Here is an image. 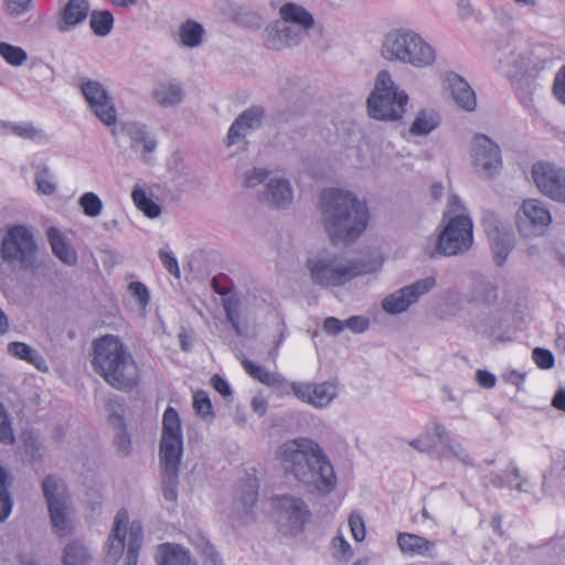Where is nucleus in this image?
I'll return each mask as SVG.
<instances>
[{
    "instance_id": "40",
    "label": "nucleus",
    "mask_w": 565,
    "mask_h": 565,
    "mask_svg": "<svg viewBox=\"0 0 565 565\" xmlns=\"http://www.w3.org/2000/svg\"><path fill=\"white\" fill-rule=\"evenodd\" d=\"M95 117L106 127L111 128L113 135H116L117 109L113 97H108L103 102L89 107Z\"/></svg>"
},
{
    "instance_id": "19",
    "label": "nucleus",
    "mask_w": 565,
    "mask_h": 565,
    "mask_svg": "<svg viewBox=\"0 0 565 565\" xmlns=\"http://www.w3.org/2000/svg\"><path fill=\"white\" fill-rule=\"evenodd\" d=\"M396 544L402 554L409 557L435 558L437 556V542L418 534L401 532L397 534Z\"/></svg>"
},
{
    "instance_id": "35",
    "label": "nucleus",
    "mask_w": 565,
    "mask_h": 565,
    "mask_svg": "<svg viewBox=\"0 0 565 565\" xmlns=\"http://www.w3.org/2000/svg\"><path fill=\"white\" fill-rule=\"evenodd\" d=\"M8 352L12 356L33 364L38 370H46L45 361L39 352L24 342L13 341L8 344Z\"/></svg>"
},
{
    "instance_id": "18",
    "label": "nucleus",
    "mask_w": 565,
    "mask_h": 565,
    "mask_svg": "<svg viewBox=\"0 0 565 565\" xmlns=\"http://www.w3.org/2000/svg\"><path fill=\"white\" fill-rule=\"evenodd\" d=\"M265 117V109L260 105H253L241 113L231 125L225 143L232 147L243 140L252 130L260 128Z\"/></svg>"
},
{
    "instance_id": "42",
    "label": "nucleus",
    "mask_w": 565,
    "mask_h": 565,
    "mask_svg": "<svg viewBox=\"0 0 565 565\" xmlns=\"http://www.w3.org/2000/svg\"><path fill=\"white\" fill-rule=\"evenodd\" d=\"M141 544L142 525L139 521H132L129 524V542L125 558V565H137Z\"/></svg>"
},
{
    "instance_id": "56",
    "label": "nucleus",
    "mask_w": 565,
    "mask_h": 565,
    "mask_svg": "<svg viewBox=\"0 0 565 565\" xmlns=\"http://www.w3.org/2000/svg\"><path fill=\"white\" fill-rule=\"evenodd\" d=\"M520 478V470L516 466L512 465L504 471V477L494 476L490 482L498 488L508 487L513 488V481Z\"/></svg>"
},
{
    "instance_id": "13",
    "label": "nucleus",
    "mask_w": 565,
    "mask_h": 565,
    "mask_svg": "<svg viewBox=\"0 0 565 565\" xmlns=\"http://www.w3.org/2000/svg\"><path fill=\"white\" fill-rule=\"evenodd\" d=\"M472 163L477 173L492 178L502 168L499 146L486 135H476L471 141Z\"/></svg>"
},
{
    "instance_id": "22",
    "label": "nucleus",
    "mask_w": 565,
    "mask_h": 565,
    "mask_svg": "<svg viewBox=\"0 0 565 565\" xmlns=\"http://www.w3.org/2000/svg\"><path fill=\"white\" fill-rule=\"evenodd\" d=\"M444 84L450 90L455 103L460 108L467 111L476 108V94L465 78L454 72H448L445 75Z\"/></svg>"
},
{
    "instance_id": "55",
    "label": "nucleus",
    "mask_w": 565,
    "mask_h": 565,
    "mask_svg": "<svg viewBox=\"0 0 565 565\" xmlns=\"http://www.w3.org/2000/svg\"><path fill=\"white\" fill-rule=\"evenodd\" d=\"M532 359L542 370H550L554 366L555 358L553 353L543 348H535L532 352Z\"/></svg>"
},
{
    "instance_id": "20",
    "label": "nucleus",
    "mask_w": 565,
    "mask_h": 565,
    "mask_svg": "<svg viewBox=\"0 0 565 565\" xmlns=\"http://www.w3.org/2000/svg\"><path fill=\"white\" fill-rule=\"evenodd\" d=\"M89 11L88 0H68L58 13L56 29L61 33L74 30L87 19Z\"/></svg>"
},
{
    "instance_id": "6",
    "label": "nucleus",
    "mask_w": 565,
    "mask_h": 565,
    "mask_svg": "<svg viewBox=\"0 0 565 565\" xmlns=\"http://www.w3.org/2000/svg\"><path fill=\"white\" fill-rule=\"evenodd\" d=\"M381 53L386 61L416 68L430 66L436 61L434 47L419 33L407 28L388 31L382 41Z\"/></svg>"
},
{
    "instance_id": "62",
    "label": "nucleus",
    "mask_w": 565,
    "mask_h": 565,
    "mask_svg": "<svg viewBox=\"0 0 565 565\" xmlns=\"http://www.w3.org/2000/svg\"><path fill=\"white\" fill-rule=\"evenodd\" d=\"M344 324L353 333H363L369 329L370 320L363 316H352L344 321Z\"/></svg>"
},
{
    "instance_id": "54",
    "label": "nucleus",
    "mask_w": 565,
    "mask_h": 565,
    "mask_svg": "<svg viewBox=\"0 0 565 565\" xmlns=\"http://www.w3.org/2000/svg\"><path fill=\"white\" fill-rule=\"evenodd\" d=\"M466 211H467V209L463 205V203L461 202V200L459 199V196L456 194H451L448 198L447 206L443 214V222H447L452 216H459L461 214H467Z\"/></svg>"
},
{
    "instance_id": "7",
    "label": "nucleus",
    "mask_w": 565,
    "mask_h": 565,
    "mask_svg": "<svg viewBox=\"0 0 565 565\" xmlns=\"http://www.w3.org/2000/svg\"><path fill=\"white\" fill-rule=\"evenodd\" d=\"M407 103V93L398 88L390 72H379L367 98L369 115L382 121H396L403 118Z\"/></svg>"
},
{
    "instance_id": "11",
    "label": "nucleus",
    "mask_w": 565,
    "mask_h": 565,
    "mask_svg": "<svg viewBox=\"0 0 565 565\" xmlns=\"http://www.w3.org/2000/svg\"><path fill=\"white\" fill-rule=\"evenodd\" d=\"M422 438L435 443V438L440 444V449L436 448L438 459L457 460L463 466H472V461L466 448L452 438L451 433L439 420L433 419L425 426Z\"/></svg>"
},
{
    "instance_id": "37",
    "label": "nucleus",
    "mask_w": 565,
    "mask_h": 565,
    "mask_svg": "<svg viewBox=\"0 0 565 565\" xmlns=\"http://www.w3.org/2000/svg\"><path fill=\"white\" fill-rule=\"evenodd\" d=\"M43 495L50 505L54 501H68L66 484L57 476L49 475L42 482Z\"/></svg>"
},
{
    "instance_id": "33",
    "label": "nucleus",
    "mask_w": 565,
    "mask_h": 565,
    "mask_svg": "<svg viewBox=\"0 0 565 565\" xmlns=\"http://www.w3.org/2000/svg\"><path fill=\"white\" fill-rule=\"evenodd\" d=\"M493 260L498 266H502L514 247V233L511 230L489 237Z\"/></svg>"
},
{
    "instance_id": "10",
    "label": "nucleus",
    "mask_w": 565,
    "mask_h": 565,
    "mask_svg": "<svg viewBox=\"0 0 565 565\" xmlns=\"http://www.w3.org/2000/svg\"><path fill=\"white\" fill-rule=\"evenodd\" d=\"M273 502L277 522L285 534L301 532L311 518L308 504L300 497L287 493L275 497Z\"/></svg>"
},
{
    "instance_id": "46",
    "label": "nucleus",
    "mask_w": 565,
    "mask_h": 565,
    "mask_svg": "<svg viewBox=\"0 0 565 565\" xmlns=\"http://www.w3.org/2000/svg\"><path fill=\"white\" fill-rule=\"evenodd\" d=\"M9 475L0 466V522H4L9 518L13 508V500L9 491Z\"/></svg>"
},
{
    "instance_id": "34",
    "label": "nucleus",
    "mask_w": 565,
    "mask_h": 565,
    "mask_svg": "<svg viewBox=\"0 0 565 565\" xmlns=\"http://www.w3.org/2000/svg\"><path fill=\"white\" fill-rule=\"evenodd\" d=\"M217 292L220 295L224 296L223 308H224V311L226 315V320L228 321V323L231 324V327L233 328V330L235 331V333L237 335H243L244 330L241 326V320H239L241 319V312H239L241 300H239V298L237 297L236 294L231 292L230 290H227V291L217 290Z\"/></svg>"
},
{
    "instance_id": "36",
    "label": "nucleus",
    "mask_w": 565,
    "mask_h": 565,
    "mask_svg": "<svg viewBox=\"0 0 565 565\" xmlns=\"http://www.w3.org/2000/svg\"><path fill=\"white\" fill-rule=\"evenodd\" d=\"M242 365L249 376L267 386L278 387L284 381L278 373L270 372L266 367L257 365L248 359H244L242 361Z\"/></svg>"
},
{
    "instance_id": "51",
    "label": "nucleus",
    "mask_w": 565,
    "mask_h": 565,
    "mask_svg": "<svg viewBox=\"0 0 565 565\" xmlns=\"http://www.w3.org/2000/svg\"><path fill=\"white\" fill-rule=\"evenodd\" d=\"M12 422L4 405L0 402V441L7 445L14 443Z\"/></svg>"
},
{
    "instance_id": "64",
    "label": "nucleus",
    "mask_w": 565,
    "mask_h": 565,
    "mask_svg": "<svg viewBox=\"0 0 565 565\" xmlns=\"http://www.w3.org/2000/svg\"><path fill=\"white\" fill-rule=\"evenodd\" d=\"M408 445L416 449L418 452L426 454V455H435L436 452V443L427 441L426 439L422 438L420 436L411 439L408 441Z\"/></svg>"
},
{
    "instance_id": "1",
    "label": "nucleus",
    "mask_w": 565,
    "mask_h": 565,
    "mask_svg": "<svg viewBox=\"0 0 565 565\" xmlns=\"http://www.w3.org/2000/svg\"><path fill=\"white\" fill-rule=\"evenodd\" d=\"M285 472L310 492L329 494L337 486L334 468L321 446L310 438H295L279 446Z\"/></svg>"
},
{
    "instance_id": "5",
    "label": "nucleus",
    "mask_w": 565,
    "mask_h": 565,
    "mask_svg": "<svg viewBox=\"0 0 565 565\" xmlns=\"http://www.w3.org/2000/svg\"><path fill=\"white\" fill-rule=\"evenodd\" d=\"M183 452V436L178 412L169 406L162 418L159 461L162 477V494L167 501L178 499V478Z\"/></svg>"
},
{
    "instance_id": "2",
    "label": "nucleus",
    "mask_w": 565,
    "mask_h": 565,
    "mask_svg": "<svg viewBox=\"0 0 565 565\" xmlns=\"http://www.w3.org/2000/svg\"><path fill=\"white\" fill-rule=\"evenodd\" d=\"M320 201L322 224L332 243H351L365 231L369 210L352 192L327 189Z\"/></svg>"
},
{
    "instance_id": "41",
    "label": "nucleus",
    "mask_w": 565,
    "mask_h": 565,
    "mask_svg": "<svg viewBox=\"0 0 565 565\" xmlns=\"http://www.w3.org/2000/svg\"><path fill=\"white\" fill-rule=\"evenodd\" d=\"M88 107L111 97L108 89L98 81L83 78L78 85Z\"/></svg>"
},
{
    "instance_id": "9",
    "label": "nucleus",
    "mask_w": 565,
    "mask_h": 565,
    "mask_svg": "<svg viewBox=\"0 0 565 565\" xmlns=\"http://www.w3.org/2000/svg\"><path fill=\"white\" fill-rule=\"evenodd\" d=\"M440 231L436 252L444 256H456L468 252L473 244V223L469 214L452 216Z\"/></svg>"
},
{
    "instance_id": "17",
    "label": "nucleus",
    "mask_w": 565,
    "mask_h": 565,
    "mask_svg": "<svg viewBox=\"0 0 565 565\" xmlns=\"http://www.w3.org/2000/svg\"><path fill=\"white\" fill-rule=\"evenodd\" d=\"M307 33L300 28L290 25L281 19L269 23L265 29V45L269 50L279 51L299 45Z\"/></svg>"
},
{
    "instance_id": "63",
    "label": "nucleus",
    "mask_w": 565,
    "mask_h": 565,
    "mask_svg": "<svg viewBox=\"0 0 565 565\" xmlns=\"http://www.w3.org/2000/svg\"><path fill=\"white\" fill-rule=\"evenodd\" d=\"M553 93L557 100L565 105V65L555 75Z\"/></svg>"
},
{
    "instance_id": "49",
    "label": "nucleus",
    "mask_w": 565,
    "mask_h": 565,
    "mask_svg": "<svg viewBox=\"0 0 565 565\" xmlns=\"http://www.w3.org/2000/svg\"><path fill=\"white\" fill-rule=\"evenodd\" d=\"M88 557V551L83 544L72 542L64 550L63 563L64 565H84Z\"/></svg>"
},
{
    "instance_id": "12",
    "label": "nucleus",
    "mask_w": 565,
    "mask_h": 565,
    "mask_svg": "<svg viewBox=\"0 0 565 565\" xmlns=\"http://www.w3.org/2000/svg\"><path fill=\"white\" fill-rule=\"evenodd\" d=\"M437 285L434 276H428L404 286L387 295L382 300V308L390 315L405 312L412 305L416 303L423 296L433 290Z\"/></svg>"
},
{
    "instance_id": "52",
    "label": "nucleus",
    "mask_w": 565,
    "mask_h": 565,
    "mask_svg": "<svg viewBox=\"0 0 565 565\" xmlns=\"http://www.w3.org/2000/svg\"><path fill=\"white\" fill-rule=\"evenodd\" d=\"M35 183L38 190L45 195H51L56 190L54 177L47 168H43L35 174Z\"/></svg>"
},
{
    "instance_id": "8",
    "label": "nucleus",
    "mask_w": 565,
    "mask_h": 565,
    "mask_svg": "<svg viewBox=\"0 0 565 565\" xmlns=\"http://www.w3.org/2000/svg\"><path fill=\"white\" fill-rule=\"evenodd\" d=\"M38 243L32 228L22 225L9 226L1 239L0 256L8 265L31 269L36 264Z\"/></svg>"
},
{
    "instance_id": "28",
    "label": "nucleus",
    "mask_w": 565,
    "mask_h": 565,
    "mask_svg": "<svg viewBox=\"0 0 565 565\" xmlns=\"http://www.w3.org/2000/svg\"><path fill=\"white\" fill-rule=\"evenodd\" d=\"M109 423L115 429L114 447L116 452L120 457H127L130 455L132 445L130 435L127 431L125 419L122 415L113 413L109 416Z\"/></svg>"
},
{
    "instance_id": "57",
    "label": "nucleus",
    "mask_w": 565,
    "mask_h": 565,
    "mask_svg": "<svg viewBox=\"0 0 565 565\" xmlns=\"http://www.w3.org/2000/svg\"><path fill=\"white\" fill-rule=\"evenodd\" d=\"M193 407L202 417H206L212 414V403L204 391H199L193 395Z\"/></svg>"
},
{
    "instance_id": "48",
    "label": "nucleus",
    "mask_w": 565,
    "mask_h": 565,
    "mask_svg": "<svg viewBox=\"0 0 565 565\" xmlns=\"http://www.w3.org/2000/svg\"><path fill=\"white\" fill-rule=\"evenodd\" d=\"M482 227L488 236L499 235L511 230V225L501 220L494 212L486 211L481 221Z\"/></svg>"
},
{
    "instance_id": "44",
    "label": "nucleus",
    "mask_w": 565,
    "mask_h": 565,
    "mask_svg": "<svg viewBox=\"0 0 565 565\" xmlns=\"http://www.w3.org/2000/svg\"><path fill=\"white\" fill-rule=\"evenodd\" d=\"M203 26L193 20H186L181 24L179 35L181 42L188 47H196L202 43Z\"/></svg>"
},
{
    "instance_id": "30",
    "label": "nucleus",
    "mask_w": 565,
    "mask_h": 565,
    "mask_svg": "<svg viewBox=\"0 0 565 565\" xmlns=\"http://www.w3.org/2000/svg\"><path fill=\"white\" fill-rule=\"evenodd\" d=\"M157 565H198V563L179 545L163 544L160 546Z\"/></svg>"
},
{
    "instance_id": "3",
    "label": "nucleus",
    "mask_w": 565,
    "mask_h": 565,
    "mask_svg": "<svg viewBox=\"0 0 565 565\" xmlns=\"http://www.w3.org/2000/svg\"><path fill=\"white\" fill-rule=\"evenodd\" d=\"M93 352L94 370L110 386L119 391H130L138 385V365L118 337L107 334L95 340Z\"/></svg>"
},
{
    "instance_id": "29",
    "label": "nucleus",
    "mask_w": 565,
    "mask_h": 565,
    "mask_svg": "<svg viewBox=\"0 0 565 565\" xmlns=\"http://www.w3.org/2000/svg\"><path fill=\"white\" fill-rule=\"evenodd\" d=\"M527 58L515 50H511L499 58V71L509 78H516L527 70Z\"/></svg>"
},
{
    "instance_id": "32",
    "label": "nucleus",
    "mask_w": 565,
    "mask_h": 565,
    "mask_svg": "<svg viewBox=\"0 0 565 565\" xmlns=\"http://www.w3.org/2000/svg\"><path fill=\"white\" fill-rule=\"evenodd\" d=\"M0 125L20 138L34 141L39 145L49 142L47 135L42 129L36 128L32 122L1 121Z\"/></svg>"
},
{
    "instance_id": "38",
    "label": "nucleus",
    "mask_w": 565,
    "mask_h": 565,
    "mask_svg": "<svg viewBox=\"0 0 565 565\" xmlns=\"http://www.w3.org/2000/svg\"><path fill=\"white\" fill-rule=\"evenodd\" d=\"M153 98L163 107L174 106L183 99V89L178 83L161 84L154 89Z\"/></svg>"
},
{
    "instance_id": "14",
    "label": "nucleus",
    "mask_w": 565,
    "mask_h": 565,
    "mask_svg": "<svg viewBox=\"0 0 565 565\" xmlns=\"http://www.w3.org/2000/svg\"><path fill=\"white\" fill-rule=\"evenodd\" d=\"M532 177L540 191L552 200L565 202V170L550 162H536Z\"/></svg>"
},
{
    "instance_id": "59",
    "label": "nucleus",
    "mask_w": 565,
    "mask_h": 565,
    "mask_svg": "<svg viewBox=\"0 0 565 565\" xmlns=\"http://www.w3.org/2000/svg\"><path fill=\"white\" fill-rule=\"evenodd\" d=\"M349 526L353 539L361 542L365 539V525L362 516L358 513H351L349 518Z\"/></svg>"
},
{
    "instance_id": "58",
    "label": "nucleus",
    "mask_w": 565,
    "mask_h": 565,
    "mask_svg": "<svg viewBox=\"0 0 565 565\" xmlns=\"http://www.w3.org/2000/svg\"><path fill=\"white\" fill-rule=\"evenodd\" d=\"M270 171L265 168H254L245 172L244 183L248 188L262 184L269 177Z\"/></svg>"
},
{
    "instance_id": "27",
    "label": "nucleus",
    "mask_w": 565,
    "mask_h": 565,
    "mask_svg": "<svg viewBox=\"0 0 565 565\" xmlns=\"http://www.w3.org/2000/svg\"><path fill=\"white\" fill-rule=\"evenodd\" d=\"M292 198V189L289 180L284 178H274L267 183L265 199L271 205L278 209L286 207L291 203Z\"/></svg>"
},
{
    "instance_id": "39",
    "label": "nucleus",
    "mask_w": 565,
    "mask_h": 565,
    "mask_svg": "<svg viewBox=\"0 0 565 565\" xmlns=\"http://www.w3.org/2000/svg\"><path fill=\"white\" fill-rule=\"evenodd\" d=\"M50 519L54 532L66 535L68 530V501H54L49 505Z\"/></svg>"
},
{
    "instance_id": "60",
    "label": "nucleus",
    "mask_w": 565,
    "mask_h": 565,
    "mask_svg": "<svg viewBox=\"0 0 565 565\" xmlns=\"http://www.w3.org/2000/svg\"><path fill=\"white\" fill-rule=\"evenodd\" d=\"M32 0H6V7L10 15L20 17L31 10Z\"/></svg>"
},
{
    "instance_id": "53",
    "label": "nucleus",
    "mask_w": 565,
    "mask_h": 565,
    "mask_svg": "<svg viewBox=\"0 0 565 565\" xmlns=\"http://www.w3.org/2000/svg\"><path fill=\"white\" fill-rule=\"evenodd\" d=\"M128 291L137 301L140 308L145 309L150 301V294L147 286L140 281H132L128 285Z\"/></svg>"
},
{
    "instance_id": "47",
    "label": "nucleus",
    "mask_w": 565,
    "mask_h": 565,
    "mask_svg": "<svg viewBox=\"0 0 565 565\" xmlns=\"http://www.w3.org/2000/svg\"><path fill=\"white\" fill-rule=\"evenodd\" d=\"M0 56L13 67H20L28 61V53L24 49L8 42H0Z\"/></svg>"
},
{
    "instance_id": "15",
    "label": "nucleus",
    "mask_w": 565,
    "mask_h": 565,
    "mask_svg": "<svg viewBox=\"0 0 565 565\" xmlns=\"http://www.w3.org/2000/svg\"><path fill=\"white\" fill-rule=\"evenodd\" d=\"M552 221V216L543 202L525 200L516 214L518 227L525 236L536 235Z\"/></svg>"
},
{
    "instance_id": "50",
    "label": "nucleus",
    "mask_w": 565,
    "mask_h": 565,
    "mask_svg": "<svg viewBox=\"0 0 565 565\" xmlns=\"http://www.w3.org/2000/svg\"><path fill=\"white\" fill-rule=\"evenodd\" d=\"M78 204L83 209L84 214L89 217L98 216L103 210V202L94 192L84 193L79 198Z\"/></svg>"
},
{
    "instance_id": "45",
    "label": "nucleus",
    "mask_w": 565,
    "mask_h": 565,
    "mask_svg": "<svg viewBox=\"0 0 565 565\" xmlns=\"http://www.w3.org/2000/svg\"><path fill=\"white\" fill-rule=\"evenodd\" d=\"M89 26L97 36H106L114 26V15L109 10L93 11L89 15Z\"/></svg>"
},
{
    "instance_id": "43",
    "label": "nucleus",
    "mask_w": 565,
    "mask_h": 565,
    "mask_svg": "<svg viewBox=\"0 0 565 565\" xmlns=\"http://www.w3.org/2000/svg\"><path fill=\"white\" fill-rule=\"evenodd\" d=\"M131 199L137 209L149 218H156L161 214L160 205L149 198L146 190L138 184L135 185L131 192Z\"/></svg>"
},
{
    "instance_id": "21",
    "label": "nucleus",
    "mask_w": 565,
    "mask_h": 565,
    "mask_svg": "<svg viewBox=\"0 0 565 565\" xmlns=\"http://www.w3.org/2000/svg\"><path fill=\"white\" fill-rule=\"evenodd\" d=\"M257 499V480L254 478H247L239 484L234 501V509L243 523H248L254 519V507Z\"/></svg>"
},
{
    "instance_id": "25",
    "label": "nucleus",
    "mask_w": 565,
    "mask_h": 565,
    "mask_svg": "<svg viewBox=\"0 0 565 565\" xmlns=\"http://www.w3.org/2000/svg\"><path fill=\"white\" fill-rule=\"evenodd\" d=\"M46 237L53 254L63 264L67 266H74L77 264L78 257L76 250L58 228L50 226L46 230Z\"/></svg>"
},
{
    "instance_id": "16",
    "label": "nucleus",
    "mask_w": 565,
    "mask_h": 565,
    "mask_svg": "<svg viewBox=\"0 0 565 565\" xmlns=\"http://www.w3.org/2000/svg\"><path fill=\"white\" fill-rule=\"evenodd\" d=\"M292 394L301 402L315 408H326L338 396L337 386L331 382H292Z\"/></svg>"
},
{
    "instance_id": "23",
    "label": "nucleus",
    "mask_w": 565,
    "mask_h": 565,
    "mask_svg": "<svg viewBox=\"0 0 565 565\" xmlns=\"http://www.w3.org/2000/svg\"><path fill=\"white\" fill-rule=\"evenodd\" d=\"M129 514L125 509L119 510L116 513L114 521V529L108 537V551L107 556L114 562L122 555L125 550V540L127 533L129 534Z\"/></svg>"
},
{
    "instance_id": "61",
    "label": "nucleus",
    "mask_w": 565,
    "mask_h": 565,
    "mask_svg": "<svg viewBox=\"0 0 565 565\" xmlns=\"http://www.w3.org/2000/svg\"><path fill=\"white\" fill-rule=\"evenodd\" d=\"M159 258L163 267L174 277H180L179 263L171 252L160 249Z\"/></svg>"
},
{
    "instance_id": "26",
    "label": "nucleus",
    "mask_w": 565,
    "mask_h": 565,
    "mask_svg": "<svg viewBox=\"0 0 565 565\" xmlns=\"http://www.w3.org/2000/svg\"><path fill=\"white\" fill-rule=\"evenodd\" d=\"M279 15L282 21L290 25L300 28L307 34L315 25L313 15L306 8L294 2H287L281 6L279 9Z\"/></svg>"
},
{
    "instance_id": "4",
    "label": "nucleus",
    "mask_w": 565,
    "mask_h": 565,
    "mask_svg": "<svg viewBox=\"0 0 565 565\" xmlns=\"http://www.w3.org/2000/svg\"><path fill=\"white\" fill-rule=\"evenodd\" d=\"M383 259L370 256L367 259H349L343 254L319 250L307 258L306 267L313 285L329 288L340 287L358 276L377 271Z\"/></svg>"
},
{
    "instance_id": "24",
    "label": "nucleus",
    "mask_w": 565,
    "mask_h": 565,
    "mask_svg": "<svg viewBox=\"0 0 565 565\" xmlns=\"http://www.w3.org/2000/svg\"><path fill=\"white\" fill-rule=\"evenodd\" d=\"M121 131L130 138L132 150L142 148V160L148 161L147 154L154 152L157 140L149 134L147 126L140 122H125Z\"/></svg>"
},
{
    "instance_id": "31",
    "label": "nucleus",
    "mask_w": 565,
    "mask_h": 565,
    "mask_svg": "<svg viewBox=\"0 0 565 565\" xmlns=\"http://www.w3.org/2000/svg\"><path fill=\"white\" fill-rule=\"evenodd\" d=\"M440 124V116L434 109H420L409 127L412 136H427Z\"/></svg>"
}]
</instances>
